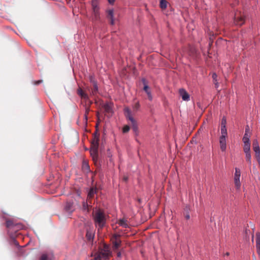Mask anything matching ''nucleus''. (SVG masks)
I'll return each mask as SVG.
<instances>
[{
  "mask_svg": "<svg viewBox=\"0 0 260 260\" xmlns=\"http://www.w3.org/2000/svg\"><path fill=\"white\" fill-rule=\"evenodd\" d=\"M245 153V159L246 161L249 165V168L251 167V155L250 151L247 152H244Z\"/></svg>",
  "mask_w": 260,
  "mask_h": 260,
  "instance_id": "obj_20",
  "label": "nucleus"
},
{
  "mask_svg": "<svg viewBox=\"0 0 260 260\" xmlns=\"http://www.w3.org/2000/svg\"><path fill=\"white\" fill-rule=\"evenodd\" d=\"M96 193V189L94 188H91L88 193V198H92L94 194Z\"/></svg>",
  "mask_w": 260,
  "mask_h": 260,
  "instance_id": "obj_27",
  "label": "nucleus"
},
{
  "mask_svg": "<svg viewBox=\"0 0 260 260\" xmlns=\"http://www.w3.org/2000/svg\"><path fill=\"white\" fill-rule=\"evenodd\" d=\"M117 255L118 257H120L121 256V253L120 252H118L117 253Z\"/></svg>",
  "mask_w": 260,
  "mask_h": 260,
  "instance_id": "obj_43",
  "label": "nucleus"
},
{
  "mask_svg": "<svg viewBox=\"0 0 260 260\" xmlns=\"http://www.w3.org/2000/svg\"><path fill=\"white\" fill-rule=\"evenodd\" d=\"M185 218L186 219H189L190 218V216L189 215V214H187L186 215H185Z\"/></svg>",
  "mask_w": 260,
  "mask_h": 260,
  "instance_id": "obj_40",
  "label": "nucleus"
},
{
  "mask_svg": "<svg viewBox=\"0 0 260 260\" xmlns=\"http://www.w3.org/2000/svg\"><path fill=\"white\" fill-rule=\"evenodd\" d=\"M103 108L105 112L110 113L112 112V105L109 103H106L103 106Z\"/></svg>",
  "mask_w": 260,
  "mask_h": 260,
  "instance_id": "obj_22",
  "label": "nucleus"
},
{
  "mask_svg": "<svg viewBox=\"0 0 260 260\" xmlns=\"http://www.w3.org/2000/svg\"><path fill=\"white\" fill-rule=\"evenodd\" d=\"M42 80H38L35 82V84L36 85H39L40 83L42 82Z\"/></svg>",
  "mask_w": 260,
  "mask_h": 260,
  "instance_id": "obj_37",
  "label": "nucleus"
},
{
  "mask_svg": "<svg viewBox=\"0 0 260 260\" xmlns=\"http://www.w3.org/2000/svg\"><path fill=\"white\" fill-rule=\"evenodd\" d=\"M226 126V119L224 118H223L221 122V126Z\"/></svg>",
  "mask_w": 260,
  "mask_h": 260,
  "instance_id": "obj_36",
  "label": "nucleus"
},
{
  "mask_svg": "<svg viewBox=\"0 0 260 260\" xmlns=\"http://www.w3.org/2000/svg\"><path fill=\"white\" fill-rule=\"evenodd\" d=\"M225 138L223 136H221L219 138L220 147L222 151H224L226 149Z\"/></svg>",
  "mask_w": 260,
  "mask_h": 260,
  "instance_id": "obj_15",
  "label": "nucleus"
},
{
  "mask_svg": "<svg viewBox=\"0 0 260 260\" xmlns=\"http://www.w3.org/2000/svg\"><path fill=\"white\" fill-rule=\"evenodd\" d=\"M129 130V126L128 125H125L123 128V132L126 133Z\"/></svg>",
  "mask_w": 260,
  "mask_h": 260,
  "instance_id": "obj_33",
  "label": "nucleus"
},
{
  "mask_svg": "<svg viewBox=\"0 0 260 260\" xmlns=\"http://www.w3.org/2000/svg\"><path fill=\"white\" fill-rule=\"evenodd\" d=\"M243 151L244 152L250 151V141L243 142Z\"/></svg>",
  "mask_w": 260,
  "mask_h": 260,
  "instance_id": "obj_21",
  "label": "nucleus"
},
{
  "mask_svg": "<svg viewBox=\"0 0 260 260\" xmlns=\"http://www.w3.org/2000/svg\"><path fill=\"white\" fill-rule=\"evenodd\" d=\"M90 105L88 106H86L85 107V114H84V119L86 121H87L88 117L87 115L90 111V105L92 104V102L91 101L89 102Z\"/></svg>",
  "mask_w": 260,
  "mask_h": 260,
  "instance_id": "obj_24",
  "label": "nucleus"
},
{
  "mask_svg": "<svg viewBox=\"0 0 260 260\" xmlns=\"http://www.w3.org/2000/svg\"><path fill=\"white\" fill-rule=\"evenodd\" d=\"M110 4H113L115 0H108Z\"/></svg>",
  "mask_w": 260,
  "mask_h": 260,
  "instance_id": "obj_39",
  "label": "nucleus"
},
{
  "mask_svg": "<svg viewBox=\"0 0 260 260\" xmlns=\"http://www.w3.org/2000/svg\"><path fill=\"white\" fill-rule=\"evenodd\" d=\"M123 180H124V181H126L127 180V179H128V178H127V177L124 176V177H123Z\"/></svg>",
  "mask_w": 260,
  "mask_h": 260,
  "instance_id": "obj_41",
  "label": "nucleus"
},
{
  "mask_svg": "<svg viewBox=\"0 0 260 260\" xmlns=\"http://www.w3.org/2000/svg\"><path fill=\"white\" fill-rule=\"evenodd\" d=\"M54 255L51 252L43 253L40 258V260H54Z\"/></svg>",
  "mask_w": 260,
  "mask_h": 260,
  "instance_id": "obj_12",
  "label": "nucleus"
},
{
  "mask_svg": "<svg viewBox=\"0 0 260 260\" xmlns=\"http://www.w3.org/2000/svg\"><path fill=\"white\" fill-rule=\"evenodd\" d=\"M98 148L91 147L90 150V154L94 160L97 159L98 158Z\"/></svg>",
  "mask_w": 260,
  "mask_h": 260,
  "instance_id": "obj_18",
  "label": "nucleus"
},
{
  "mask_svg": "<svg viewBox=\"0 0 260 260\" xmlns=\"http://www.w3.org/2000/svg\"><path fill=\"white\" fill-rule=\"evenodd\" d=\"M93 87L92 89L91 94L92 95H95V94H96V93L98 92V86L97 85V83L95 81H93Z\"/></svg>",
  "mask_w": 260,
  "mask_h": 260,
  "instance_id": "obj_26",
  "label": "nucleus"
},
{
  "mask_svg": "<svg viewBox=\"0 0 260 260\" xmlns=\"http://www.w3.org/2000/svg\"><path fill=\"white\" fill-rule=\"evenodd\" d=\"M250 137V134L249 132V126L247 125L246 127L245 134H244V137L242 139L243 142L250 141V140H249Z\"/></svg>",
  "mask_w": 260,
  "mask_h": 260,
  "instance_id": "obj_17",
  "label": "nucleus"
},
{
  "mask_svg": "<svg viewBox=\"0 0 260 260\" xmlns=\"http://www.w3.org/2000/svg\"><path fill=\"white\" fill-rule=\"evenodd\" d=\"M255 157L260 167V152L255 153Z\"/></svg>",
  "mask_w": 260,
  "mask_h": 260,
  "instance_id": "obj_31",
  "label": "nucleus"
},
{
  "mask_svg": "<svg viewBox=\"0 0 260 260\" xmlns=\"http://www.w3.org/2000/svg\"><path fill=\"white\" fill-rule=\"evenodd\" d=\"M245 22V17L241 12H237L235 15L234 23L236 25L241 26Z\"/></svg>",
  "mask_w": 260,
  "mask_h": 260,
  "instance_id": "obj_5",
  "label": "nucleus"
},
{
  "mask_svg": "<svg viewBox=\"0 0 260 260\" xmlns=\"http://www.w3.org/2000/svg\"><path fill=\"white\" fill-rule=\"evenodd\" d=\"M140 104L139 102H137L134 106L133 109L134 110L137 111L140 108Z\"/></svg>",
  "mask_w": 260,
  "mask_h": 260,
  "instance_id": "obj_32",
  "label": "nucleus"
},
{
  "mask_svg": "<svg viewBox=\"0 0 260 260\" xmlns=\"http://www.w3.org/2000/svg\"><path fill=\"white\" fill-rule=\"evenodd\" d=\"M179 93L183 101H188L190 100V95L184 89H180Z\"/></svg>",
  "mask_w": 260,
  "mask_h": 260,
  "instance_id": "obj_8",
  "label": "nucleus"
},
{
  "mask_svg": "<svg viewBox=\"0 0 260 260\" xmlns=\"http://www.w3.org/2000/svg\"><path fill=\"white\" fill-rule=\"evenodd\" d=\"M64 209L66 211L72 212L74 211L73 203L71 202H67Z\"/></svg>",
  "mask_w": 260,
  "mask_h": 260,
  "instance_id": "obj_19",
  "label": "nucleus"
},
{
  "mask_svg": "<svg viewBox=\"0 0 260 260\" xmlns=\"http://www.w3.org/2000/svg\"><path fill=\"white\" fill-rule=\"evenodd\" d=\"M93 219L96 225L99 226V229H102L106 221V215L104 212L101 210H98L93 213ZM99 231V229H98Z\"/></svg>",
  "mask_w": 260,
  "mask_h": 260,
  "instance_id": "obj_1",
  "label": "nucleus"
},
{
  "mask_svg": "<svg viewBox=\"0 0 260 260\" xmlns=\"http://www.w3.org/2000/svg\"><path fill=\"white\" fill-rule=\"evenodd\" d=\"M6 226L8 228H15L18 229H20L22 228V225L20 224H16L14 222V221L12 220H7L6 221Z\"/></svg>",
  "mask_w": 260,
  "mask_h": 260,
  "instance_id": "obj_10",
  "label": "nucleus"
},
{
  "mask_svg": "<svg viewBox=\"0 0 260 260\" xmlns=\"http://www.w3.org/2000/svg\"><path fill=\"white\" fill-rule=\"evenodd\" d=\"M253 149L255 153L260 152V148L259 146L253 147Z\"/></svg>",
  "mask_w": 260,
  "mask_h": 260,
  "instance_id": "obj_35",
  "label": "nucleus"
},
{
  "mask_svg": "<svg viewBox=\"0 0 260 260\" xmlns=\"http://www.w3.org/2000/svg\"><path fill=\"white\" fill-rule=\"evenodd\" d=\"M120 236L118 234L114 235L112 237V241L113 243V247L114 250L118 249L120 245L121 241L120 239Z\"/></svg>",
  "mask_w": 260,
  "mask_h": 260,
  "instance_id": "obj_7",
  "label": "nucleus"
},
{
  "mask_svg": "<svg viewBox=\"0 0 260 260\" xmlns=\"http://www.w3.org/2000/svg\"><path fill=\"white\" fill-rule=\"evenodd\" d=\"M125 114L126 118L131 122L132 128L133 131L137 134L138 133V127L137 122L131 115V112L129 108H125L124 109Z\"/></svg>",
  "mask_w": 260,
  "mask_h": 260,
  "instance_id": "obj_3",
  "label": "nucleus"
},
{
  "mask_svg": "<svg viewBox=\"0 0 260 260\" xmlns=\"http://www.w3.org/2000/svg\"><path fill=\"white\" fill-rule=\"evenodd\" d=\"M86 205L85 203H84L83 206H85Z\"/></svg>",
  "mask_w": 260,
  "mask_h": 260,
  "instance_id": "obj_45",
  "label": "nucleus"
},
{
  "mask_svg": "<svg viewBox=\"0 0 260 260\" xmlns=\"http://www.w3.org/2000/svg\"><path fill=\"white\" fill-rule=\"evenodd\" d=\"M212 78L214 81V83L215 85L216 88H218V82H217V75L216 73H213L212 74Z\"/></svg>",
  "mask_w": 260,
  "mask_h": 260,
  "instance_id": "obj_29",
  "label": "nucleus"
},
{
  "mask_svg": "<svg viewBox=\"0 0 260 260\" xmlns=\"http://www.w3.org/2000/svg\"><path fill=\"white\" fill-rule=\"evenodd\" d=\"M91 7L93 19L95 21L99 20L100 19V7L97 0L91 1Z\"/></svg>",
  "mask_w": 260,
  "mask_h": 260,
  "instance_id": "obj_4",
  "label": "nucleus"
},
{
  "mask_svg": "<svg viewBox=\"0 0 260 260\" xmlns=\"http://www.w3.org/2000/svg\"><path fill=\"white\" fill-rule=\"evenodd\" d=\"M221 136H223L224 137H226L227 136V131L226 126H221Z\"/></svg>",
  "mask_w": 260,
  "mask_h": 260,
  "instance_id": "obj_30",
  "label": "nucleus"
},
{
  "mask_svg": "<svg viewBox=\"0 0 260 260\" xmlns=\"http://www.w3.org/2000/svg\"><path fill=\"white\" fill-rule=\"evenodd\" d=\"M118 224L123 228H127L128 226L127 220L124 218L120 219L118 222Z\"/></svg>",
  "mask_w": 260,
  "mask_h": 260,
  "instance_id": "obj_23",
  "label": "nucleus"
},
{
  "mask_svg": "<svg viewBox=\"0 0 260 260\" xmlns=\"http://www.w3.org/2000/svg\"><path fill=\"white\" fill-rule=\"evenodd\" d=\"M90 81L93 84V81H95V80H94V78L91 76L90 78Z\"/></svg>",
  "mask_w": 260,
  "mask_h": 260,
  "instance_id": "obj_38",
  "label": "nucleus"
},
{
  "mask_svg": "<svg viewBox=\"0 0 260 260\" xmlns=\"http://www.w3.org/2000/svg\"><path fill=\"white\" fill-rule=\"evenodd\" d=\"M111 255V252L108 246L105 245L104 248L100 252L94 254V260H101L102 258L107 259Z\"/></svg>",
  "mask_w": 260,
  "mask_h": 260,
  "instance_id": "obj_2",
  "label": "nucleus"
},
{
  "mask_svg": "<svg viewBox=\"0 0 260 260\" xmlns=\"http://www.w3.org/2000/svg\"><path fill=\"white\" fill-rule=\"evenodd\" d=\"M168 2L166 0L160 1V7L162 9H165L167 7Z\"/></svg>",
  "mask_w": 260,
  "mask_h": 260,
  "instance_id": "obj_28",
  "label": "nucleus"
},
{
  "mask_svg": "<svg viewBox=\"0 0 260 260\" xmlns=\"http://www.w3.org/2000/svg\"><path fill=\"white\" fill-rule=\"evenodd\" d=\"M107 17L110 20V23L113 25L115 23L114 19V10L113 9H108L106 11Z\"/></svg>",
  "mask_w": 260,
  "mask_h": 260,
  "instance_id": "obj_11",
  "label": "nucleus"
},
{
  "mask_svg": "<svg viewBox=\"0 0 260 260\" xmlns=\"http://www.w3.org/2000/svg\"><path fill=\"white\" fill-rule=\"evenodd\" d=\"M241 176V172L239 169L235 168V173L234 175V183L237 189H239L241 187V183L240 178Z\"/></svg>",
  "mask_w": 260,
  "mask_h": 260,
  "instance_id": "obj_6",
  "label": "nucleus"
},
{
  "mask_svg": "<svg viewBox=\"0 0 260 260\" xmlns=\"http://www.w3.org/2000/svg\"><path fill=\"white\" fill-rule=\"evenodd\" d=\"M86 237L88 241L92 240L94 237V234L91 231H87Z\"/></svg>",
  "mask_w": 260,
  "mask_h": 260,
  "instance_id": "obj_25",
  "label": "nucleus"
},
{
  "mask_svg": "<svg viewBox=\"0 0 260 260\" xmlns=\"http://www.w3.org/2000/svg\"><path fill=\"white\" fill-rule=\"evenodd\" d=\"M14 244H15L16 246L19 245L18 242L17 241H16V240H14Z\"/></svg>",
  "mask_w": 260,
  "mask_h": 260,
  "instance_id": "obj_42",
  "label": "nucleus"
},
{
  "mask_svg": "<svg viewBox=\"0 0 260 260\" xmlns=\"http://www.w3.org/2000/svg\"><path fill=\"white\" fill-rule=\"evenodd\" d=\"M99 135H96V132L94 133V138L92 141L91 147L98 148L99 147Z\"/></svg>",
  "mask_w": 260,
  "mask_h": 260,
  "instance_id": "obj_16",
  "label": "nucleus"
},
{
  "mask_svg": "<svg viewBox=\"0 0 260 260\" xmlns=\"http://www.w3.org/2000/svg\"><path fill=\"white\" fill-rule=\"evenodd\" d=\"M255 241L257 252L260 258V233L258 232L255 234Z\"/></svg>",
  "mask_w": 260,
  "mask_h": 260,
  "instance_id": "obj_14",
  "label": "nucleus"
},
{
  "mask_svg": "<svg viewBox=\"0 0 260 260\" xmlns=\"http://www.w3.org/2000/svg\"><path fill=\"white\" fill-rule=\"evenodd\" d=\"M77 94L83 100L85 101H87L89 100V96L88 94L85 93L81 88L79 87L77 89Z\"/></svg>",
  "mask_w": 260,
  "mask_h": 260,
  "instance_id": "obj_13",
  "label": "nucleus"
},
{
  "mask_svg": "<svg viewBox=\"0 0 260 260\" xmlns=\"http://www.w3.org/2000/svg\"><path fill=\"white\" fill-rule=\"evenodd\" d=\"M142 81L144 84V88L143 90L145 91V92L147 93L148 98L150 101H152V95L151 93V91L150 90L149 87L147 85L146 81L145 79H142Z\"/></svg>",
  "mask_w": 260,
  "mask_h": 260,
  "instance_id": "obj_9",
  "label": "nucleus"
},
{
  "mask_svg": "<svg viewBox=\"0 0 260 260\" xmlns=\"http://www.w3.org/2000/svg\"><path fill=\"white\" fill-rule=\"evenodd\" d=\"M258 146H259L258 141L256 139L254 140L252 143V147H257Z\"/></svg>",
  "mask_w": 260,
  "mask_h": 260,
  "instance_id": "obj_34",
  "label": "nucleus"
},
{
  "mask_svg": "<svg viewBox=\"0 0 260 260\" xmlns=\"http://www.w3.org/2000/svg\"><path fill=\"white\" fill-rule=\"evenodd\" d=\"M230 255V253L227 252L225 253V255L229 256Z\"/></svg>",
  "mask_w": 260,
  "mask_h": 260,
  "instance_id": "obj_44",
  "label": "nucleus"
}]
</instances>
